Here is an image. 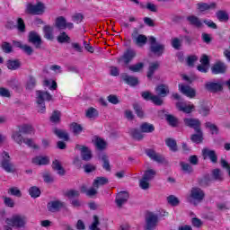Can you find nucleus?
I'll use <instances>...</instances> for the list:
<instances>
[{
	"mask_svg": "<svg viewBox=\"0 0 230 230\" xmlns=\"http://www.w3.org/2000/svg\"><path fill=\"white\" fill-rule=\"evenodd\" d=\"M26 216L13 215L11 218L5 219V224L15 229H25L26 228Z\"/></svg>",
	"mask_w": 230,
	"mask_h": 230,
	"instance_id": "f257e3e1",
	"label": "nucleus"
},
{
	"mask_svg": "<svg viewBox=\"0 0 230 230\" xmlns=\"http://www.w3.org/2000/svg\"><path fill=\"white\" fill-rule=\"evenodd\" d=\"M2 161L0 163L1 168L7 172V173H15V167L12 163V157H10V154L8 152L4 151L2 153Z\"/></svg>",
	"mask_w": 230,
	"mask_h": 230,
	"instance_id": "f03ea898",
	"label": "nucleus"
},
{
	"mask_svg": "<svg viewBox=\"0 0 230 230\" xmlns=\"http://www.w3.org/2000/svg\"><path fill=\"white\" fill-rule=\"evenodd\" d=\"M155 175H157V172L154 169H147L145 171L142 179L139 181V186L142 190H148L150 188L149 181H152Z\"/></svg>",
	"mask_w": 230,
	"mask_h": 230,
	"instance_id": "7ed1b4c3",
	"label": "nucleus"
},
{
	"mask_svg": "<svg viewBox=\"0 0 230 230\" xmlns=\"http://www.w3.org/2000/svg\"><path fill=\"white\" fill-rule=\"evenodd\" d=\"M46 11V6L42 2H38L37 4H28L25 9V13L30 15H42Z\"/></svg>",
	"mask_w": 230,
	"mask_h": 230,
	"instance_id": "20e7f679",
	"label": "nucleus"
},
{
	"mask_svg": "<svg viewBox=\"0 0 230 230\" xmlns=\"http://www.w3.org/2000/svg\"><path fill=\"white\" fill-rule=\"evenodd\" d=\"M190 204L197 206V202H202L206 197V193L199 187H192L190 190Z\"/></svg>",
	"mask_w": 230,
	"mask_h": 230,
	"instance_id": "39448f33",
	"label": "nucleus"
},
{
	"mask_svg": "<svg viewBox=\"0 0 230 230\" xmlns=\"http://www.w3.org/2000/svg\"><path fill=\"white\" fill-rule=\"evenodd\" d=\"M150 51L156 57H162L164 53V45L158 43L157 39L154 36L149 37Z\"/></svg>",
	"mask_w": 230,
	"mask_h": 230,
	"instance_id": "423d86ee",
	"label": "nucleus"
},
{
	"mask_svg": "<svg viewBox=\"0 0 230 230\" xmlns=\"http://www.w3.org/2000/svg\"><path fill=\"white\" fill-rule=\"evenodd\" d=\"M205 89L208 93L217 94V93H222L224 91V84L222 82L208 81L205 84Z\"/></svg>",
	"mask_w": 230,
	"mask_h": 230,
	"instance_id": "0eeeda50",
	"label": "nucleus"
},
{
	"mask_svg": "<svg viewBox=\"0 0 230 230\" xmlns=\"http://www.w3.org/2000/svg\"><path fill=\"white\" fill-rule=\"evenodd\" d=\"M157 222H159V217L157 215L148 212L146 216V230H154L155 227H157Z\"/></svg>",
	"mask_w": 230,
	"mask_h": 230,
	"instance_id": "6e6552de",
	"label": "nucleus"
},
{
	"mask_svg": "<svg viewBox=\"0 0 230 230\" xmlns=\"http://www.w3.org/2000/svg\"><path fill=\"white\" fill-rule=\"evenodd\" d=\"M137 54L136 53V50L132 49H128L123 55L118 58V62H123L127 67H128V64L136 58V56Z\"/></svg>",
	"mask_w": 230,
	"mask_h": 230,
	"instance_id": "1a4fd4ad",
	"label": "nucleus"
},
{
	"mask_svg": "<svg viewBox=\"0 0 230 230\" xmlns=\"http://www.w3.org/2000/svg\"><path fill=\"white\" fill-rule=\"evenodd\" d=\"M66 208V203L61 200H51L47 204V209L49 213H58L60 209Z\"/></svg>",
	"mask_w": 230,
	"mask_h": 230,
	"instance_id": "9d476101",
	"label": "nucleus"
},
{
	"mask_svg": "<svg viewBox=\"0 0 230 230\" xmlns=\"http://www.w3.org/2000/svg\"><path fill=\"white\" fill-rule=\"evenodd\" d=\"M28 42L30 44H33L34 48H36V49H40V46H42V38L40 34H38L37 31H31L29 32L28 35Z\"/></svg>",
	"mask_w": 230,
	"mask_h": 230,
	"instance_id": "9b49d317",
	"label": "nucleus"
},
{
	"mask_svg": "<svg viewBox=\"0 0 230 230\" xmlns=\"http://www.w3.org/2000/svg\"><path fill=\"white\" fill-rule=\"evenodd\" d=\"M75 150H80L81 159H83V161L89 162L93 159V151H91L87 146L76 144Z\"/></svg>",
	"mask_w": 230,
	"mask_h": 230,
	"instance_id": "f8f14e48",
	"label": "nucleus"
},
{
	"mask_svg": "<svg viewBox=\"0 0 230 230\" xmlns=\"http://www.w3.org/2000/svg\"><path fill=\"white\" fill-rule=\"evenodd\" d=\"M133 42L137 44V46H145L146 44V41L148 40V38H146V35L139 34V31H137V28L133 30V33L131 34Z\"/></svg>",
	"mask_w": 230,
	"mask_h": 230,
	"instance_id": "ddd939ff",
	"label": "nucleus"
},
{
	"mask_svg": "<svg viewBox=\"0 0 230 230\" xmlns=\"http://www.w3.org/2000/svg\"><path fill=\"white\" fill-rule=\"evenodd\" d=\"M183 123L185 127H189V128H193V130H199L202 128V122L200 119L195 118H185L183 119Z\"/></svg>",
	"mask_w": 230,
	"mask_h": 230,
	"instance_id": "4468645a",
	"label": "nucleus"
},
{
	"mask_svg": "<svg viewBox=\"0 0 230 230\" xmlns=\"http://www.w3.org/2000/svg\"><path fill=\"white\" fill-rule=\"evenodd\" d=\"M36 98L38 105H44V102H51L53 96L48 92L38 90L36 91Z\"/></svg>",
	"mask_w": 230,
	"mask_h": 230,
	"instance_id": "2eb2a0df",
	"label": "nucleus"
},
{
	"mask_svg": "<svg viewBox=\"0 0 230 230\" xmlns=\"http://www.w3.org/2000/svg\"><path fill=\"white\" fill-rule=\"evenodd\" d=\"M202 155L204 160L209 159L211 163H218V155H217V152L215 150L205 147L202 149Z\"/></svg>",
	"mask_w": 230,
	"mask_h": 230,
	"instance_id": "dca6fc26",
	"label": "nucleus"
},
{
	"mask_svg": "<svg viewBox=\"0 0 230 230\" xmlns=\"http://www.w3.org/2000/svg\"><path fill=\"white\" fill-rule=\"evenodd\" d=\"M179 91L188 98H195L197 91L190 85L179 84Z\"/></svg>",
	"mask_w": 230,
	"mask_h": 230,
	"instance_id": "f3484780",
	"label": "nucleus"
},
{
	"mask_svg": "<svg viewBox=\"0 0 230 230\" xmlns=\"http://www.w3.org/2000/svg\"><path fill=\"white\" fill-rule=\"evenodd\" d=\"M211 71L213 75H224L227 71V66L223 62H217L211 66Z\"/></svg>",
	"mask_w": 230,
	"mask_h": 230,
	"instance_id": "a211bd4d",
	"label": "nucleus"
},
{
	"mask_svg": "<svg viewBox=\"0 0 230 230\" xmlns=\"http://www.w3.org/2000/svg\"><path fill=\"white\" fill-rule=\"evenodd\" d=\"M121 78L125 84L130 85L131 87H136L139 85V79L136 76L128 75V74H122Z\"/></svg>",
	"mask_w": 230,
	"mask_h": 230,
	"instance_id": "6ab92c4d",
	"label": "nucleus"
},
{
	"mask_svg": "<svg viewBox=\"0 0 230 230\" xmlns=\"http://www.w3.org/2000/svg\"><path fill=\"white\" fill-rule=\"evenodd\" d=\"M129 195L127 191H120L117 194L115 202L118 208H122L123 204H125L128 200Z\"/></svg>",
	"mask_w": 230,
	"mask_h": 230,
	"instance_id": "aec40b11",
	"label": "nucleus"
},
{
	"mask_svg": "<svg viewBox=\"0 0 230 230\" xmlns=\"http://www.w3.org/2000/svg\"><path fill=\"white\" fill-rule=\"evenodd\" d=\"M197 8L199 12H208L209 10H217V3L212 2L210 4L208 3H198Z\"/></svg>",
	"mask_w": 230,
	"mask_h": 230,
	"instance_id": "412c9836",
	"label": "nucleus"
},
{
	"mask_svg": "<svg viewBox=\"0 0 230 230\" xmlns=\"http://www.w3.org/2000/svg\"><path fill=\"white\" fill-rule=\"evenodd\" d=\"M32 164H36V166H44L46 164H49V156H35L31 159Z\"/></svg>",
	"mask_w": 230,
	"mask_h": 230,
	"instance_id": "4be33fe9",
	"label": "nucleus"
},
{
	"mask_svg": "<svg viewBox=\"0 0 230 230\" xmlns=\"http://www.w3.org/2000/svg\"><path fill=\"white\" fill-rule=\"evenodd\" d=\"M155 93L158 96H161L162 98H166V96L170 94V88L168 87V85L162 84L156 86Z\"/></svg>",
	"mask_w": 230,
	"mask_h": 230,
	"instance_id": "5701e85b",
	"label": "nucleus"
},
{
	"mask_svg": "<svg viewBox=\"0 0 230 230\" xmlns=\"http://www.w3.org/2000/svg\"><path fill=\"white\" fill-rule=\"evenodd\" d=\"M195 134L190 136V141L192 143H196L197 145H200L204 141V132H202V128L196 129Z\"/></svg>",
	"mask_w": 230,
	"mask_h": 230,
	"instance_id": "b1692460",
	"label": "nucleus"
},
{
	"mask_svg": "<svg viewBox=\"0 0 230 230\" xmlns=\"http://www.w3.org/2000/svg\"><path fill=\"white\" fill-rule=\"evenodd\" d=\"M146 155L150 157L153 161H155L156 163H164V157L163 155L157 154L155 151L152 149H148L146 151Z\"/></svg>",
	"mask_w": 230,
	"mask_h": 230,
	"instance_id": "393cba45",
	"label": "nucleus"
},
{
	"mask_svg": "<svg viewBox=\"0 0 230 230\" xmlns=\"http://www.w3.org/2000/svg\"><path fill=\"white\" fill-rule=\"evenodd\" d=\"M176 107L178 111L185 112V114H191V112H193V110L195 109V105H182V102H177Z\"/></svg>",
	"mask_w": 230,
	"mask_h": 230,
	"instance_id": "a878e982",
	"label": "nucleus"
},
{
	"mask_svg": "<svg viewBox=\"0 0 230 230\" xmlns=\"http://www.w3.org/2000/svg\"><path fill=\"white\" fill-rule=\"evenodd\" d=\"M53 132L59 139H63V141H69V133H67V131L58 129V128H54Z\"/></svg>",
	"mask_w": 230,
	"mask_h": 230,
	"instance_id": "bb28decb",
	"label": "nucleus"
},
{
	"mask_svg": "<svg viewBox=\"0 0 230 230\" xmlns=\"http://www.w3.org/2000/svg\"><path fill=\"white\" fill-rule=\"evenodd\" d=\"M53 30L54 28L51 25H45L43 27L44 38L47 39V40H53L55 39Z\"/></svg>",
	"mask_w": 230,
	"mask_h": 230,
	"instance_id": "cd10ccee",
	"label": "nucleus"
},
{
	"mask_svg": "<svg viewBox=\"0 0 230 230\" xmlns=\"http://www.w3.org/2000/svg\"><path fill=\"white\" fill-rule=\"evenodd\" d=\"M6 66L10 71H17V69L21 68V61L19 59H9Z\"/></svg>",
	"mask_w": 230,
	"mask_h": 230,
	"instance_id": "c85d7f7f",
	"label": "nucleus"
},
{
	"mask_svg": "<svg viewBox=\"0 0 230 230\" xmlns=\"http://www.w3.org/2000/svg\"><path fill=\"white\" fill-rule=\"evenodd\" d=\"M139 128L143 134H152V132L155 130V127H154V124H150L148 122L142 123Z\"/></svg>",
	"mask_w": 230,
	"mask_h": 230,
	"instance_id": "c756f323",
	"label": "nucleus"
},
{
	"mask_svg": "<svg viewBox=\"0 0 230 230\" xmlns=\"http://www.w3.org/2000/svg\"><path fill=\"white\" fill-rule=\"evenodd\" d=\"M129 136H131V137L135 139V141H141L145 137L143 132H141V130L139 131V129L137 128H131L129 130Z\"/></svg>",
	"mask_w": 230,
	"mask_h": 230,
	"instance_id": "7c9ffc66",
	"label": "nucleus"
},
{
	"mask_svg": "<svg viewBox=\"0 0 230 230\" xmlns=\"http://www.w3.org/2000/svg\"><path fill=\"white\" fill-rule=\"evenodd\" d=\"M216 17L220 22H227L229 21V13L224 10H218L216 13Z\"/></svg>",
	"mask_w": 230,
	"mask_h": 230,
	"instance_id": "2f4dec72",
	"label": "nucleus"
},
{
	"mask_svg": "<svg viewBox=\"0 0 230 230\" xmlns=\"http://www.w3.org/2000/svg\"><path fill=\"white\" fill-rule=\"evenodd\" d=\"M105 184H109V179L107 177H97L93 182V188L97 190L100 186H105Z\"/></svg>",
	"mask_w": 230,
	"mask_h": 230,
	"instance_id": "473e14b6",
	"label": "nucleus"
},
{
	"mask_svg": "<svg viewBox=\"0 0 230 230\" xmlns=\"http://www.w3.org/2000/svg\"><path fill=\"white\" fill-rule=\"evenodd\" d=\"M187 21L190 22V26H194L195 28H200L202 26V22L195 15L188 16Z\"/></svg>",
	"mask_w": 230,
	"mask_h": 230,
	"instance_id": "72a5a7b5",
	"label": "nucleus"
},
{
	"mask_svg": "<svg viewBox=\"0 0 230 230\" xmlns=\"http://www.w3.org/2000/svg\"><path fill=\"white\" fill-rule=\"evenodd\" d=\"M52 168L58 172V175H66V170L62 166V164H60V161L54 160L52 162Z\"/></svg>",
	"mask_w": 230,
	"mask_h": 230,
	"instance_id": "f704fd0d",
	"label": "nucleus"
},
{
	"mask_svg": "<svg viewBox=\"0 0 230 230\" xmlns=\"http://www.w3.org/2000/svg\"><path fill=\"white\" fill-rule=\"evenodd\" d=\"M165 120L170 125V127H179V119L172 114H165Z\"/></svg>",
	"mask_w": 230,
	"mask_h": 230,
	"instance_id": "c9c22d12",
	"label": "nucleus"
},
{
	"mask_svg": "<svg viewBox=\"0 0 230 230\" xmlns=\"http://www.w3.org/2000/svg\"><path fill=\"white\" fill-rule=\"evenodd\" d=\"M159 61L150 63L147 71V78H152L154 76V73L159 69Z\"/></svg>",
	"mask_w": 230,
	"mask_h": 230,
	"instance_id": "e433bc0d",
	"label": "nucleus"
},
{
	"mask_svg": "<svg viewBox=\"0 0 230 230\" xmlns=\"http://www.w3.org/2000/svg\"><path fill=\"white\" fill-rule=\"evenodd\" d=\"M66 20L64 16H58L56 18L54 26L55 28H58V30H66Z\"/></svg>",
	"mask_w": 230,
	"mask_h": 230,
	"instance_id": "4c0bfd02",
	"label": "nucleus"
},
{
	"mask_svg": "<svg viewBox=\"0 0 230 230\" xmlns=\"http://www.w3.org/2000/svg\"><path fill=\"white\" fill-rule=\"evenodd\" d=\"M93 144L98 150H105V148H107V142H105V140H103L102 137H96Z\"/></svg>",
	"mask_w": 230,
	"mask_h": 230,
	"instance_id": "58836bf2",
	"label": "nucleus"
},
{
	"mask_svg": "<svg viewBox=\"0 0 230 230\" xmlns=\"http://www.w3.org/2000/svg\"><path fill=\"white\" fill-rule=\"evenodd\" d=\"M165 144L172 152H177L179 150V147L177 146V141L173 138H166Z\"/></svg>",
	"mask_w": 230,
	"mask_h": 230,
	"instance_id": "ea45409f",
	"label": "nucleus"
},
{
	"mask_svg": "<svg viewBox=\"0 0 230 230\" xmlns=\"http://www.w3.org/2000/svg\"><path fill=\"white\" fill-rule=\"evenodd\" d=\"M127 67L129 71H132V73H140L145 67V63H137L130 66L128 65Z\"/></svg>",
	"mask_w": 230,
	"mask_h": 230,
	"instance_id": "a19ab883",
	"label": "nucleus"
},
{
	"mask_svg": "<svg viewBox=\"0 0 230 230\" xmlns=\"http://www.w3.org/2000/svg\"><path fill=\"white\" fill-rule=\"evenodd\" d=\"M102 162H103L102 168L106 170V172H111V163L109 162V156L107 155L102 154L99 156Z\"/></svg>",
	"mask_w": 230,
	"mask_h": 230,
	"instance_id": "79ce46f5",
	"label": "nucleus"
},
{
	"mask_svg": "<svg viewBox=\"0 0 230 230\" xmlns=\"http://www.w3.org/2000/svg\"><path fill=\"white\" fill-rule=\"evenodd\" d=\"M181 168L184 173H187L188 175H191L193 173V166L188 163L181 162L180 163Z\"/></svg>",
	"mask_w": 230,
	"mask_h": 230,
	"instance_id": "37998d69",
	"label": "nucleus"
},
{
	"mask_svg": "<svg viewBox=\"0 0 230 230\" xmlns=\"http://www.w3.org/2000/svg\"><path fill=\"white\" fill-rule=\"evenodd\" d=\"M211 177L212 181H224V174L220 169H214Z\"/></svg>",
	"mask_w": 230,
	"mask_h": 230,
	"instance_id": "c03bdc74",
	"label": "nucleus"
},
{
	"mask_svg": "<svg viewBox=\"0 0 230 230\" xmlns=\"http://www.w3.org/2000/svg\"><path fill=\"white\" fill-rule=\"evenodd\" d=\"M58 42L60 44L69 43L71 42V38L67 33H66V31H63L58 36Z\"/></svg>",
	"mask_w": 230,
	"mask_h": 230,
	"instance_id": "a18cd8bd",
	"label": "nucleus"
},
{
	"mask_svg": "<svg viewBox=\"0 0 230 230\" xmlns=\"http://www.w3.org/2000/svg\"><path fill=\"white\" fill-rule=\"evenodd\" d=\"M205 128H208V130L210 131V133L212 134V136L214 134L218 135L219 129H218V126H217L216 124H213L211 122H206L205 123Z\"/></svg>",
	"mask_w": 230,
	"mask_h": 230,
	"instance_id": "49530a36",
	"label": "nucleus"
},
{
	"mask_svg": "<svg viewBox=\"0 0 230 230\" xmlns=\"http://www.w3.org/2000/svg\"><path fill=\"white\" fill-rule=\"evenodd\" d=\"M98 110L93 107H90L88 110H86L85 112L86 118H89L90 119H94V118H98Z\"/></svg>",
	"mask_w": 230,
	"mask_h": 230,
	"instance_id": "de8ad7c7",
	"label": "nucleus"
},
{
	"mask_svg": "<svg viewBox=\"0 0 230 230\" xmlns=\"http://www.w3.org/2000/svg\"><path fill=\"white\" fill-rule=\"evenodd\" d=\"M70 128H71L72 132H74L75 136H78V134H80V132H82V130H84V128L82 127V125H80L76 122H72L70 124Z\"/></svg>",
	"mask_w": 230,
	"mask_h": 230,
	"instance_id": "09e8293b",
	"label": "nucleus"
},
{
	"mask_svg": "<svg viewBox=\"0 0 230 230\" xmlns=\"http://www.w3.org/2000/svg\"><path fill=\"white\" fill-rule=\"evenodd\" d=\"M1 49L6 54L13 53V47H12V44L8 41L2 42Z\"/></svg>",
	"mask_w": 230,
	"mask_h": 230,
	"instance_id": "8fccbe9b",
	"label": "nucleus"
},
{
	"mask_svg": "<svg viewBox=\"0 0 230 230\" xmlns=\"http://www.w3.org/2000/svg\"><path fill=\"white\" fill-rule=\"evenodd\" d=\"M212 181H213V178H211V176H209V174H208V175H205L203 178H201L199 181V186L206 188L207 186H209V182H211Z\"/></svg>",
	"mask_w": 230,
	"mask_h": 230,
	"instance_id": "3c124183",
	"label": "nucleus"
},
{
	"mask_svg": "<svg viewBox=\"0 0 230 230\" xmlns=\"http://www.w3.org/2000/svg\"><path fill=\"white\" fill-rule=\"evenodd\" d=\"M16 28L20 33H26V24L24 23V20H22V18L17 19Z\"/></svg>",
	"mask_w": 230,
	"mask_h": 230,
	"instance_id": "603ef678",
	"label": "nucleus"
},
{
	"mask_svg": "<svg viewBox=\"0 0 230 230\" xmlns=\"http://www.w3.org/2000/svg\"><path fill=\"white\" fill-rule=\"evenodd\" d=\"M29 194L32 199H37L40 197V189H39L37 186L31 187L29 189Z\"/></svg>",
	"mask_w": 230,
	"mask_h": 230,
	"instance_id": "864d4df0",
	"label": "nucleus"
},
{
	"mask_svg": "<svg viewBox=\"0 0 230 230\" xmlns=\"http://www.w3.org/2000/svg\"><path fill=\"white\" fill-rule=\"evenodd\" d=\"M65 197L67 199H77L80 197V191L76 190H69L65 192Z\"/></svg>",
	"mask_w": 230,
	"mask_h": 230,
	"instance_id": "5fc2aeb1",
	"label": "nucleus"
},
{
	"mask_svg": "<svg viewBox=\"0 0 230 230\" xmlns=\"http://www.w3.org/2000/svg\"><path fill=\"white\" fill-rule=\"evenodd\" d=\"M12 137H13V139L18 145H20V146H21V145H22V143H24V139H25V138L22 137V135L21 134L20 131L14 132V133L13 134Z\"/></svg>",
	"mask_w": 230,
	"mask_h": 230,
	"instance_id": "6e6d98bb",
	"label": "nucleus"
},
{
	"mask_svg": "<svg viewBox=\"0 0 230 230\" xmlns=\"http://www.w3.org/2000/svg\"><path fill=\"white\" fill-rule=\"evenodd\" d=\"M60 116L61 113L58 111H54L52 112V115L50 116V121L51 123L58 124L60 123Z\"/></svg>",
	"mask_w": 230,
	"mask_h": 230,
	"instance_id": "4d7b16f0",
	"label": "nucleus"
},
{
	"mask_svg": "<svg viewBox=\"0 0 230 230\" xmlns=\"http://www.w3.org/2000/svg\"><path fill=\"white\" fill-rule=\"evenodd\" d=\"M133 109L138 118H145V112L143 111V108H141L139 103H134Z\"/></svg>",
	"mask_w": 230,
	"mask_h": 230,
	"instance_id": "13d9d810",
	"label": "nucleus"
},
{
	"mask_svg": "<svg viewBox=\"0 0 230 230\" xmlns=\"http://www.w3.org/2000/svg\"><path fill=\"white\" fill-rule=\"evenodd\" d=\"M172 47L174 49H181L182 47V40H179V38H173L171 41Z\"/></svg>",
	"mask_w": 230,
	"mask_h": 230,
	"instance_id": "bf43d9fd",
	"label": "nucleus"
},
{
	"mask_svg": "<svg viewBox=\"0 0 230 230\" xmlns=\"http://www.w3.org/2000/svg\"><path fill=\"white\" fill-rule=\"evenodd\" d=\"M35 85H37V81L35 80V77L30 76L29 81L27 82V84H26V89H28L29 91H31L32 89L35 88Z\"/></svg>",
	"mask_w": 230,
	"mask_h": 230,
	"instance_id": "052dcab7",
	"label": "nucleus"
},
{
	"mask_svg": "<svg viewBox=\"0 0 230 230\" xmlns=\"http://www.w3.org/2000/svg\"><path fill=\"white\" fill-rule=\"evenodd\" d=\"M164 97H161L159 95H153L151 97V102H153V103L155 105H158V106H161L163 105V103H164V101L163 100Z\"/></svg>",
	"mask_w": 230,
	"mask_h": 230,
	"instance_id": "680f3d73",
	"label": "nucleus"
},
{
	"mask_svg": "<svg viewBox=\"0 0 230 230\" xmlns=\"http://www.w3.org/2000/svg\"><path fill=\"white\" fill-rule=\"evenodd\" d=\"M167 201L171 206H179L180 204L179 199L173 195L167 197Z\"/></svg>",
	"mask_w": 230,
	"mask_h": 230,
	"instance_id": "e2e57ef3",
	"label": "nucleus"
},
{
	"mask_svg": "<svg viewBox=\"0 0 230 230\" xmlns=\"http://www.w3.org/2000/svg\"><path fill=\"white\" fill-rule=\"evenodd\" d=\"M8 193L13 197H22V193L17 187H12L8 190Z\"/></svg>",
	"mask_w": 230,
	"mask_h": 230,
	"instance_id": "0e129e2a",
	"label": "nucleus"
},
{
	"mask_svg": "<svg viewBox=\"0 0 230 230\" xmlns=\"http://www.w3.org/2000/svg\"><path fill=\"white\" fill-rule=\"evenodd\" d=\"M83 168H84L85 173H91L93 172H96V165H94L93 164H86L83 165Z\"/></svg>",
	"mask_w": 230,
	"mask_h": 230,
	"instance_id": "69168bd1",
	"label": "nucleus"
},
{
	"mask_svg": "<svg viewBox=\"0 0 230 230\" xmlns=\"http://www.w3.org/2000/svg\"><path fill=\"white\" fill-rule=\"evenodd\" d=\"M4 204L7 206V208H13L15 206V201L12 199L10 197L4 196Z\"/></svg>",
	"mask_w": 230,
	"mask_h": 230,
	"instance_id": "338daca9",
	"label": "nucleus"
},
{
	"mask_svg": "<svg viewBox=\"0 0 230 230\" xmlns=\"http://www.w3.org/2000/svg\"><path fill=\"white\" fill-rule=\"evenodd\" d=\"M33 130V127H31V125H23L20 128V132H22V134H30V132H31Z\"/></svg>",
	"mask_w": 230,
	"mask_h": 230,
	"instance_id": "774afa93",
	"label": "nucleus"
}]
</instances>
